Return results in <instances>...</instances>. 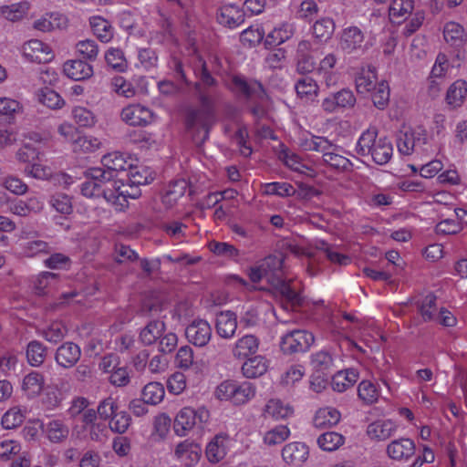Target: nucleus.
I'll return each mask as SVG.
<instances>
[{"instance_id": "f257e3e1", "label": "nucleus", "mask_w": 467, "mask_h": 467, "mask_svg": "<svg viewBox=\"0 0 467 467\" xmlns=\"http://www.w3.org/2000/svg\"><path fill=\"white\" fill-rule=\"evenodd\" d=\"M267 274V282L274 291L281 296L292 306L302 304L301 295L292 285V280H287L284 274V256L273 254L266 256L261 263Z\"/></svg>"}, {"instance_id": "f03ea898", "label": "nucleus", "mask_w": 467, "mask_h": 467, "mask_svg": "<svg viewBox=\"0 0 467 467\" xmlns=\"http://www.w3.org/2000/svg\"><path fill=\"white\" fill-rule=\"evenodd\" d=\"M200 107L189 110L186 117V127L196 145L202 144L209 137V130L213 123V99L201 93L199 96Z\"/></svg>"}, {"instance_id": "7ed1b4c3", "label": "nucleus", "mask_w": 467, "mask_h": 467, "mask_svg": "<svg viewBox=\"0 0 467 467\" xmlns=\"http://www.w3.org/2000/svg\"><path fill=\"white\" fill-rule=\"evenodd\" d=\"M209 419V410L204 407H200L196 410L185 407L178 412L173 428L177 435L181 437L186 436L194 426L202 428Z\"/></svg>"}, {"instance_id": "20e7f679", "label": "nucleus", "mask_w": 467, "mask_h": 467, "mask_svg": "<svg viewBox=\"0 0 467 467\" xmlns=\"http://www.w3.org/2000/svg\"><path fill=\"white\" fill-rule=\"evenodd\" d=\"M428 142V134L422 128L400 131L397 136V148L400 154L410 155L413 152H424Z\"/></svg>"}, {"instance_id": "39448f33", "label": "nucleus", "mask_w": 467, "mask_h": 467, "mask_svg": "<svg viewBox=\"0 0 467 467\" xmlns=\"http://www.w3.org/2000/svg\"><path fill=\"white\" fill-rule=\"evenodd\" d=\"M314 341L312 333L304 329H294L281 337L280 348L285 355L306 352Z\"/></svg>"}, {"instance_id": "423d86ee", "label": "nucleus", "mask_w": 467, "mask_h": 467, "mask_svg": "<svg viewBox=\"0 0 467 467\" xmlns=\"http://www.w3.org/2000/svg\"><path fill=\"white\" fill-rule=\"evenodd\" d=\"M110 183V175H107L102 168H92L88 170L87 180L81 184V193L88 198H104Z\"/></svg>"}, {"instance_id": "0eeeda50", "label": "nucleus", "mask_w": 467, "mask_h": 467, "mask_svg": "<svg viewBox=\"0 0 467 467\" xmlns=\"http://www.w3.org/2000/svg\"><path fill=\"white\" fill-rule=\"evenodd\" d=\"M357 102L354 92L347 88L330 93L321 102L322 109L327 113H335L352 109Z\"/></svg>"}, {"instance_id": "6e6552de", "label": "nucleus", "mask_w": 467, "mask_h": 467, "mask_svg": "<svg viewBox=\"0 0 467 467\" xmlns=\"http://www.w3.org/2000/svg\"><path fill=\"white\" fill-rule=\"evenodd\" d=\"M230 89L245 99L263 100L265 92L262 84L256 80H247L244 77L234 75L229 83Z\"/></svg>"}, {"instance_id": "1a4fd4ad", "label": "nucleus", "mask_w": 467, "mask_h": 467, "mask_svg": "<svg viewBox=\"0 0 467 467\" xmlns=\"http://www.w3.org/2000/svg\"><path fill=\"white\" fill-rule=\"evenodd\" d=\"M104 167L103 171L107 175H110V182H122L125 178H119L122 173H127L131 163L127 160L125 155L119 151H114L104 155L101 159Z\"/></svg>"}, {"instance_id": "9d476101", "label": "nucleus", "mask_w": 467, "mask_h": 467, "mask_svg": "<svg viewBox=\"0 0 467 467\" xmlns=\"http://www.w3.org/2000/svg\"><path fill=\"white\" fill-rule=\"evenodd\" d=\"M185 336L194 346L204 347L212 337V327L204 319H194L186 327Z\"/></svg>"}, {"instance_id": "9b49d317", "label": "nucleus", "mask_w": 467, "mask_h": 467, "mask_svg": "<svg viewBox=\"0 0 467 467\" xmlns=\"http://www.w3.org/2000/svg\"><path fill=\"white\" fill-rule=\"evenodd\" d=\"M23 55L27 60L39 64L48 63L54 57L51 47L38 39L26 42L23 45Z\"/></svg>"}, {"instance_id": "f8f14e48", "label": "nucleus", "mask_w": 467, "mask_h": 467, "mask_svg": "<svg viewBox=\"0 0 467 467\" xmlns=\"http://www.w3.org/2000/svg\"><path fill=\"white\" fill-rule=\"evenodd\" d=\"M121 119L130 126H145L151 122V110L140 104H131L125 107L120 113Z\"/></svg>"}, {"instance_id": "ddd939ff", "label": "nucleus", "mask_w": 467, "mask_h": 467, "mask_svg": "<svg viewBox=\"0 0 467 467\" xmlns=\"http://www.w3.org/2000/svg\"><path fill=\"white\" fill-rule=\"evenodd\" d=\"M416 451L415 442L409 438L393 440L386 448L388 456L397 462H408Z\"/></svg>"}, {"instance_id": "4468645a", "label": "nucleus", "mask_w": 467, "mask_h": 467, "mask_svg": "<svg viewBox=\"0 0 467 467\" xmlns=\"http://www.w3.org/2000/svg\"><path fill=\"white\" fill-rule=\"evenodd\" d=\"M231 441L230 436L224 432L215 435L206 447L208 461L213 463L222 461L229 451Z\"/></svg>"}, {"instance_id": "2eb2a0df", "label": "nucleus", "mask_w": 467, "mask_h": 467, "mask_svg": "<svg viewBox=\"0 0 467 467\" xmlns=\"http://www.w3.org/2000/svg\"><path fill=\"white\" fill-rule=\"evenodd\" d=\"M81 357L80 348L73 342H65L56 351L55 360L64 368L74 367Z\"/></svg>"}, {"instance_id": "dca6fc26", "label": "nucleus", "mask_w": 467, "mask_h": 467, "mask_svg": "<svg viewBox=\"0 0 467 467\" xmlns=\"http://www.w3.org/2000/svg\"><path fill=\"white\" fill-rule=\"evenodd\" d=\"M296 33V25L290 22H283L271 30L265 38V46L267 48L277 47L289 40Z\"/></svg>"}, {"instance_id": "f3484780", "label": "nucleus", "mask_w": 467, "mask_h": 467, "mask_svg": "<svg viewBox=\"0 0 467 467\" xmlns=\"http://www.w3.org/2000/svg\"><path fill=\"white\" fill-rule=\"evenodd\" d=\"M217 21L224 26L235 28L244 22V12L236 5H223L218 9Z\"/></svg>"}, {"instance_id": "a211bd4d", "label": "nucleus", "mask_w": 467, "mask_h": 467, "mask_svg": "<svg viewBox=\"0 0 467 467\" xmlns=\"http://www.w3.org/2000/svg\"><path fill=\"white\" fill-rule=\"evenodd\" d=\"M259 345L260 340L255 335L245 334L235 341L232 348V354L234 358L243 359L254 355L259 348Z\"/></svg>"}, {"instance_id": "6ab92c4d", "label": "nucleus", "mask_w": 467, "mask_h": 467, "mask_svg": "<svg viewBox=\"0 0 467 467\" xmlns=\"http://www.w3.org/2000/svg\"><path fill=\"white\" fill-rule=\"evenodd\" d=\"M215 329L217 334L225 339L232 338L237 329V318L235 313L227 310L221 311L216 316Z\"/></svg>"}, {"instance_id": "aec40b11", "label": "nucleus", "mask_w": 467, "mask_h": 467, "mask_svg": "<svg viewBox=\"0 0 467 467\" xmlns=\"http://www.w3.org/2000/svg\"><path fill=\"white\" fill-rule=\"evenodd\" d=\"M364 41V34L358 26H349L342 31L339 46L348 54L359 49Z\"/></svg>"}, {"instance_id": "412c9836", "label": "nucleus", "mask_w": 467, "mask_h": 467, "mask_svg": "<svg viewBox=\"0 0 467 467\" xmlns=\"http://www.w3.org/2000/svg\"><path fill=\"white\" fill-rule=\"evenodd\" d=\"M398 426L391 420H376L367 429V434L371 440L386 441L395 434Z\"/></svg>"}, {"instance_id": "4be33fe9", "label": "nucleus", "mask_w": 467, "mask_h": 467, "mask_svg": "<svg viewBox=\"0 0 467 467\" xmlns=\"http://www.w3.org/2000/svg\"><path fill=\"white\" fill-rule=\"evenodd\" d=\"M356 89L360 94L371 92L378 85L377 73L374 67H361L355 78Z\"/></svg>"}, {"instance_id": "5701e85b", "label": "nucleus", "mask_w": 467, "mask_h": 467, "mask_svg": "<svg viewBox=\"0 0 467 467\" xmlns=\"http://www.w3.org/2000/svg\"><path fill=\"white\" fill-rule=\"evenodd\" d=\"M283 460L292 465L302 464L308 457V447L302 442H291L282 450Z\"/></svg>"}, {"instance_id": "b1692460", "label": "nucleus", "mask_w": 467, "mask_h": 467, "mask_svg": "<svg viewBox=\"0 0 467 467\" xmlns=\"http://www.w3.org/2000/svg\"><path fill=\"white\" fill-rule=\"evenodd\" d=\"M63 71L67 77L76 81L87 79L93 75L92 66L80 59L67 61Z\"/></svg>"}, {"instance_id": "393cba45", "label": "nucleus", "mask_w": 467, "mask_h": 467, "mask_svg": "<svg viewBox=\"0 0 467 467\" xmlns=\"http://www.w3.org/2000/svg\"><path fill=\"white\" fill-rule=\"evenodd\" d=\"M379 140V137L378 136V130L376 128H369L363 131L356 144L357 153L363 157L369 156L371 158L374 154V149H376Z\"/></svg>"}, {"instance_id": "a878e982", "label": "nucleus", "mask_w": 467, "mask_h": 467, "mask_svg": "<svg viewBox=\"0 0 467 467\" xmlns=\"http://www.w3.org/2000/svg\"><path fill=\"white\" fill-rule=\"evenodd\" d=\"M89 26L93 34L102 43H109L114 36V28L109 21L99 16L89 17Z\"/></svg>"}, {"instance_id": "bb28decb", "label": "nucleus", "mask_w": 467, "mask_h": 467, "mask_svg": "<svg viewBox=\"0 0 467 467\" xmlns=\"http://www.w3.org/2000/svg\"><path fill=\"white\" fill-rule=\"evenodd\" d=\"M44 376L38 371H31L26 374L22 380V391L29 399L37 397L44 387Z\"/></svg>"}, {"instance_id": "cd10ccee", "label": "nucleus", "mask_w": 467, "mask_h": 467, "mask_svg": "<svg viewBox=\"0 0 467 467\" xmlns=\"http://www.w3.org/2000/svg\"><path fill=\"white\" fill-rule=\"evenodd\" d=\"M159 57L150 47H140L137 50V61L134 66L137 69L150 72L157 68Z\"/></svg>"}, {"instance_id": "c85d7f7f", "label": "nucleus", "mask_w": 467, "mask_h": 467, "mask_svg": "<svg viewBox=\"0 0 467 467\" xmlns=\"http://www.w3.org/2000/svg\"><path fill=\"white\" fill-rule=\"evenodd\" d=\"M44 431L51 442L59 443L67 439L69 428L63 420L55 419L44 426Z\"/></svg>"}, {"instance_id": "c756f323", "label": "nucleus", "mask_w": 467, "mask_h": 467, "mask_svg": "<svg viewBox=\"0 0 467 467\" xmlns=\"http://www.w3.org/2000/svg\"><path fill=\"white\" fill-rule=\"evenodd\" d=\"M119 183V182H112L108 187L104 199L110 203L116 211L122 212L128 207L129 199Z\"/></svg>"}, {"instance_id": "7c9ffc66", "label": "nucleus", "mask_w": 467, "mask_h": 467, "mask_svg": "<svg viewBox=\"0 0 467 467\" xmlns=\"http://www.w3.org/2000/svg\"><path fill=\"white\" fill-rule=\"evenodd\" d=\"M265 416L275 420L286 419L293 415L294 408L286 402L278 399L270 400L265 406Z\"/></svg>"}, {"instance_id": "2f4dec72", "label": "nucleus", "mask_w": 467, "mask_h": 467, "mask_svg": "<svg viewBox=\"0 0 467 467\" xmlns=\"http://www.w3.org/2000/svg\"><path fill=\"white\" fill-rule=\"evenodd\" d=\"M175 456L187 465L196 463L200 459V447L189 441L180 442L175 449Z\"/></svg>"}, {"instance_id": "473e14b6", "label": "nucleus", "mask_w": 467, "mask_h": 467, "mask_svg": "<svg viewBox=\"0 0 467 467\" xmlns=\"http://www.w3.org/2000/svg\"><path fill=\"white\" fill-rule=\"evenodd\" d=\"M165 331L163 321L156 319L150 321L140 332V339L144 345H152L160 339Z\"/></svg>"}, {"instance_id": "72a5a7b5", "label": "nucleus", "mask_w": 467, "mask_h": 467, "mask_svg": "<svg viewBox=\"0 0 467 467\" xmlns=\"http://www.w3.org/2000/svg\"><path fill=\"white\" fill-rule=\"evenodd\" d=\"M104 58L107 66L117 72H125L129 67L124 52L119 47H109L104 54Z\"/></svg>"}, {"instance_id": "f704fd0d", "label": "nucleus", "mask_w": 467, "mask_h": 467, "mask_svg": "<svg viewBox=\"0 0 467 467\" xmlns=\"http://www.w3.org/2000/svg\"><path fill=\"white\" fill-rule=\"evenodd\" d=\"M340 420V413L336 409L326 407L319 409L314 418L313 424L316 428L323 429L336 425Z\"/></svg>"}, {"instance_id": "c9c22d12", "label": "nucleus", "mask_w": 467, "mask_h": 467, "mask_svg": "<svg viewBox=\"0 0 467 467\" xmlns=\"http://www.w3.org/2000/svg\"><path fill=\"white\" fill-rule=\"evenodd\" d=\"M267 370L266 359L262 356L248 358L242 366L243 375L247 379H254L264 375Z\"/></svg>"}, {"instance_id": "e433bc0d", "label": "nucleus", "mask_w": 467, "mask_h": 467, "mask_svg": "<svg viewBox=\"0 0 467 467\" xmlns=\"http://www.w3.org/2000/svg\"><path fill=\"white\" fill-rule=\"evenodd\" d=\"M418 312L424 322L436 320L439 308L437 297L433 294H428L417 304Z\"/></svg>"}, {"instance_id": "4c0bfd02", "label": "nucleus", "mask_w": 467, "mask_h": 467, "mask_svg": "<svg viewBox=\"0 0 467 467\" xmlns=\"http://www.w3.org/2000/svg\"><path fill=\"white\" fill-rule=\"evenodd\" d=\"M443 37L451 47H459L466 40L463 27L456 22H448L443 28Z\"/></svg>"}, {"instance_id": "58836bf2", "label": "nucleus", "mask_w": 467, "mask_h": 467, "mask_svg": "<svg viewBox=\"0 0 467 467\" xmlns=\"http://www.w3.org/2000/svg\"><path fill=\"white\" fill-rule=\"evenodd\" d=\"M392 155L393 146L391 141L386 136L379 137L371 160L378 165H385L391 160Z\"/></svg>"}, {"instance_id": "ea45409f", "label": "nucleus", "mask_w": 467, "mask_h": 467, "mask_svg": "<svg viewBox=\"0 0 467 467\" xmlns=\"http://www.w3.org/2000/svg\"><path fill=\"white\" fill-rule=\"evenodd\" d=\"M358 379V372L355 368H348L344 371H338L332 379L334 390L343 392Z\"/></svg>"}, {"instance_id": "a19ab883", "label": "nucleus", "mask_w": 467, "mask_h": 467, "mask_svg": "<svg viewBox=\"0 0 467 467\" xmlns=\"http://www.w3.org/2000/svg\"><path fill=\"white\" fill-rule=\"evenodd\" d=\"M26 359L30 366L40 367L47 357V347L37 340H32L26 347Z\"/></svg>"}, {"instance_id": "79ce46f5", "label": "nucleus", "mask_w": 467, "mask_h": 467, "mask_svg": "<svg viewBox=\"0 0 467 467\" xmlns=\"http://www.w3.org/2000/svg\"><path fill=\"white\" fill-rule=\"evenodd\" d=\"M295 88L298 97L306 99L317 97L319 90L317 81L309 76L299 78L295 84Z\"/></svg>"}, {"instance_id": "37998d69", "label": "nucleus", "mask_w": 467, "mask_h": 467, "mask_svg": "<svg viewBox=\"0 0 467 467\" xmlns=\"http://www.w3.org/2000/svg\"><path fill=\"white\" fill-rule=\"evenodd\" d=\"M279 159L287 168L294 171L306 173V171H312L309 166L304 163L298 154L288 149H285L279 153Z\"/></svg>"}, {"instance_id": "c03bdc74", "label": "nucleus", "mask_w": 467, "mask_h": 467, "mask_svg": "<svg viewBox=\"0 0 467 467\" xmlns=\"http://www.w3.org/2000/svg\"><path fill=\"white\" fill-rule=\"evenodd\" d=\"M467 94V83L459 79L452 83L446 95L447 103L452 108L460 107Z\"/></svg>"}, {"instance_id": "a18cd8bd", "label": "nucleus", "mask_w": 467, "mask_h": 467, "mask_svg": "<svg viewBox=\"0 0 467 467\" xmlns=\"http://www.w3.org/2000/svg\"><path fill=\"white\" fill-rule=\"evenodd\" d=\"M28 10L29 4L26 1L0 6L2 16L12 22L22 19Z\"/></svg>"}, {"instance_id": "49530a36", "label": "nucleus", "mask_w": 467, "mask_h": 467, "mask_svg": "<svg viewBox=\"0 0 467 467\" xmlns=\"http://www.w3.org/2000/svg\"><path fill=\"white\" fill-rule=\"evenodd\" d=\"M449 68V61L446 55L438 54L435 63L431 71V88L439 90L440 82L436 79H441Z\"/></svg>"}, {"instance_id": "de8ad7c7", "label": "nucleus", "mask_w": 467, "mask_h": 467, "mask_svg": "<svg viewBox=\"0 0 467 467\" xmlns=\"http://www.w3.org/2000/svg\"><path fill=\"white\" fill-rule=\"evenodd\" d=\"M345 438L338 432L327 431L320 435L317 439L318 446L327 451H333L343 445Z\"/></svg>"}, {"instance_id": "09e8293b", "label": "nucleus", "mask_w": 467, "mask_h": 467, "mask_svg": "<svg viewBox=\"0 0 467 467\" xmlns=\"http://www.w3.org/2000/svg\"><path fill=\"white\" fill-rule=\"evenodd\" d=\"M164 395V388L159 382H150L142 389V399L150 405L159 404L163 400Z\"/></svg>"}, {"instance_id": "8fccbe9b", "label": "nucleus", "mask_w": 467, "mask_h": 467, "mask_svg": "<svg viewBox=\"0 0 467 467\" xmlns=\"http://www.w3.org/2000/svg\"><path fill=\"white\" fill-rule=\"evenodd\" d=\"M264 192L267 195H277L279 197L294 196L296 192L292 184L285 182H274L265 183Z\"/></svg>"}, {"instance_id": "3c124183", "label": "nucleus", "mask_w": 467, "mask_h": 467, "mask_svg": "<svg viewBox=\"0 0 467 467\" xmlns=\"http://www.w3.org/2000/svg\"><path fill=\"white\" fill-rule=\"evenodd\" d=\"M102 146V141L91 135L79 136L74 140V150L85 153L95 152Z\"/></svg>"}, {"instance_id": "603ef678", "label": "nucleus", "mask_w": 467, "mask_h": 467, "mask_svg": "<svg viewBox=\"0 0 467 467\" xmlns=\"http://www.w3.org/2000/svg\"><path fill=\"white\" fill-rule=\"evenodd\" d=\"M290 436V430L286 425H278L266 431L264 442L268 446L281 444Z\"/></svg>"}, {"instance_id": "864d4df0", "label": "nucleus", "mask_w": 467, "mask_h": 467, "mask_svg": "<svg viewBox=\"0 0 467 467\" xmlns=\"http://www.w3.org/2000/svg\"><path fill=\"white\" fill-rule=\"evenodd\" d=\"M337 151L338 149L337 146L336 150H327V153H325V155L323 156L324 162L337 170H350V168L352 167L351 161L348 158L339 154Z\"/></svg>"}, {"instance_id": "5fc2aeb1", "label": "nucleus", "mask_w": 467, "mask_h": 467, "mask_svg": "<svg viewBox=\"0 0 467 467\" xmlns=\"http://www.w3.org/2000/svg\"><path fill=\"white\" fill-rule=\"evenodd\" d=\"M372 91V101L374 106L379 109H384L389 105V101L390 91L389 84L382 80L378 83Z\"/></svg>"}, {"instance_id": "6e6d98bb", "label": "nucleus", "mask_w": 467, "mask_h": 467, "mask_svg": "<svg viewBox=\"0 0 467 467\" xmlns=\"http://www.w3.org/2000/svg\"><path fill=\"white\" fill-rule=\"evenodd\" d=\"M209 249L215 255L227 259L236 260L240 255L239 250L236 247L224 242H211Z\"/></svg>"}, {"instance_id": "4d7b16f0", "label": "nucleus", "mask_w": 467, "mask_h": 467, "mask_svg": "<svg viewBox=\"0 0 467 467\" xmlns=\"http://www.w3.org/2000/svg\"><path fill=\"white\" fill-rule=\"evenodd\" d=\"M131 423V418L127 411L118 410V412L109 420V428L111 431L123 434L127 431Z\"/></svg>"}, {"instance_id": "13d9d810", "label": "nucleus", "mask_w": 467, "mask_h": 467, "mask_svg": "<svg viewBox=\"0 0 467 467\" xmlns=\"http://www.w3.org/2000/svg\"><path fill=\"white\" fill-rule=\"evenodd\" d=\"M23 254L27 257H34L41 254L51 252V246L42 240H28L22 244Z\"/></svg>"}, {"instance_id": "bf43d9fd", "label": "nucleus", "mask_w": 467, "mask_h": 467, "mask_svg": "<svg viewBox=\"0 0 467 467\" xmlns=\"http://www.w3.org/2000/svg\"><path fill=\"white\" fill-rule=\"evenodd\" d=\"M358 395L367 404H372L379 399L377 386L369 380H362L358 387Z\"/></svg>"}, {"instance_id": "052dcab7", "label": "nucleus", "mask_w": 467, "mask_h": 467, "mask_svg": "<svg viewBox=\"0 0 467 467\" xmlns=\"http://www.w3.org/2000/svg\"><path fill=\"white\" fill-rule=\"evenodd\" d=\"M335 30V23L331 18H321L313 26V34L316 38L327 41Z\"/></svg>"}, {"instance_id": "680f3d73", "label": "nucleus", "mask_w": 467, "mask_h": 467, "mask_svg": "<svg viewBox=\"0 0 467 467\" xmlns=\"http://www.w3.org/2000/svg\"><path fill=\"white\" fill-rule=\"evenodd\" d=\"M118 402L112 397H108L100 400L97 407L99 418L108 422L118 412Z\"/></svg>"}, {"instance_id": "e2e57ef3", "label": "nucleus", "mask_w": 467, "mask_h": 467, "mask_svg": "<svg viewBox=\"0 0 467 467\" xmlns=\"http://www.w3.org/2000/svg\"><path fill=\"white\" fill-rule=\"evenodd\" d=\"M317 248L322 251L326 257L334 264H337L339 265H346L349 264L350 259L347 255L338 253L335 248H333L329 244L320 241L317 244Z\"/></svg>"}, {"instance_id": "0e129e2a", "label": "nucleus", "mask_w": 467, "mask_h": 467, "mask_svg": "<svg viewBox=\"0 0 467 467\" xmlns=\"http://www.w3.org/2000/svg\"><path fill=\"white\" fill-rule=\"evenodd\" d=\"M25 420V413L18 407L11 408L2 417V426L6 430L15 429L20 426Z\"/></svg>"}, {"instance_id": "69168bd1", "label": "nucleus", "mask_w": 467, "mask_h": 467, "mask_svg": "<svg viewBox=\"0 0 467 467\" xmlns=\"http://www.w3.org/2000/svg\"><path fill=\"white\" fill-rule=\"evenodd\" d=\"M49 204L62 214H69L73 210L71 197L62 192L53 194L49 199Z\"/></svg>"}, {"instance_id": "338daca9", "label": "nucleus", "mask_w": 467, "mask_h": 467, "mask_svg": "<svg viewBox=\"0 0 467 467\" xmlns=\"http://www.w3.org/2000/svg\"><path fill=\"white\" fill-rule=\"evenodd\" d=\"M255 395V389L250 382H244L242 384L236 383V389L232 400V402L236 405L244 404Z\"/></svg>"}, {"instance_id": "774afa93", "label": "nucleus", "mask_w": 467, "mask_h": 467, "mask_svg": "<svg viewBox=\"0 0 467 467\" xmlns=\"http://www.w3.org/2000/svg\"><path fill=\"white\" fill-rule=\"evenodd\" d=\"M72 117L76 123L83 128H91L97 121L94 113L84 107H75Z\"/></svg>"}]
</instances>
